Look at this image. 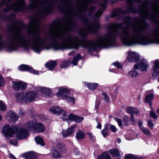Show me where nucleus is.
I'll return each instance as SVG.
<instances>
[{
	"instance_id": "1",
	"label": "nucleus",
	"mask_w": 159,
	"mask_h": 159,
	"mask_svg": "<svg viewBox=\"0 0 159 159\" xmlns=\"http://www.w3.org/2000/svg\"><path fill=\"white\" fill-rule=\"evenodd\" d=\"M47 0H31V3L29 5L30 9H36L41 11V13L46 15L49 14L53 10L50 4L47 5ZM6 4L3 11L7 12L11 10L14 12L23 11L25 7L24 0H2L0 6Z\"/></svg>"
},
{
	"instance_id": "2",
	"label": "nucleus",
	"mask_w": 159,
	"mask_h": 159,
	"mask_svg": "<svg viewBox=\"0 0 159 159\" xmlns=\"http://www.w3.org/2000/svg\"><path fill=\"white\" fill-rule=\"evenodd\" d=\"M24 125V128L19 129L18 126L14 125L11 127L8 124L3 126L2 130L3 135L7 138L12 137L15 134L19 140L25 139L29 136V134Z\"/></svg>"
},
{
	"instance_id": "3",
	"label": "nucleus",
	"mask_w": 159,
	"mask_h": 159,
	"mask_svg": "<svg viewBox=\"0 0 159 159\" xmlns=\"http://www.w3.org/2000/svg\"><path fill=\"white\" fill-rule=\"evenodd\" d=\"M16 98L19 102L30 103L34 101L38 97L37 94L35 92H30L26 93H17Z\"/></svg>"
},
{
	"instance_id": "4",
	"label": "nucleus",
	"mask_w": 159,
	"mask_h": 159,
	"mask_svg": "<svg viewBox=\"0 0 159 159\" xmlns=\"http://www.w3.org/2000/svg\"><path fill=\"white\" fill-rule=\"evenodd\" d=\"M70 91L66 88L61 87L59 89V91L56 95L58 97H61L69 103L74 104L75 103V98L73 96H70Z\"/></svg>"
},
{
	"instance_id": "5",
	"label": "nucleus",
	"mask_w": 159,
	"mask_h": 159,
	"mask_svg": "<svg viewBox=\"0 0 159 159\" xmlns=\"http://www.w3.org/2000/svg\"><path fill=\"white\" fill-rule=\"evenodd\" d=\"M25 127L28 130H32L35 133H40L45 130V127L42 124L32 121L27 122L25 125Z\"/></svg>"
},
{
	"instance_id": "6",
	"label": "nucleus",
	"mask_w": 159,
	"mask_h": 159,
	"mask_svg": "<svg viewBox=\"0 0 159 159\" xmlns=\"http://www.w3.org/2000/svg\"><path fill=\"white\" fill-rule=\"evenodd\" d=\"M100 26L98 21H95L93 24H88L86 28L83 30L81 36L84 37L90 33H95L100 28Z\"/></svg>"
},
{
	"instance_id": "7",
	"label": "nucleus",
	"mask_w": 159,
	"mask_h": 159,
	"mask_svg": "<svg viewBox=\"0 0 159 159\" xmlns=\"http://www.w3.org/2000/svg\"><path fill=\"white\" fill-rule=\"evenodd\" d=\"M66 152L64 144H58L55 148L52 150L51 152L52 157L55 158H60L62 157V153H66Z\"/></svg>"
},
{
	"instance_id": "8",
	"label": "nucleus",
	"mask_w": 159,
	"mask_h": 159,
	"mask_svg": "<svg viewBox=\"0 0 159 159\" xmlns=\"http://www.w3.org/2000/svg\"><path fill=\"white\" fill-rule=\"evenodd\" d=\"M148 67V62L144 59L140 60L138 63L134 66V68L135 69H139L141 71L147 70Z\"/></svg>"
},
{
	"instance_id": "9",
	"label": "nucleus",
	"mask_w": 159,
	"mask_h": 159,
	"mask_svg": "<svg viewBox=\"0 0 159 159\" xmlns=\"http://www.w3.org/2000/svg\"><path fill=\"white\" fill-rule=\"evenodd\" d=\"M49 111L54 114H62V118L64 120H65L66 118V117L67 116V115L66 114V111L57 106H53L50 109Z\"/></svg>"
},
{
	"instance_id": "10",
	"label": "nucleus",
	"mask_w": 159,
	"mask_h": 159,
	"mask_svg": "<svg viewBox=\"0 0 159 159\" xmlns=\"http://www.w3.org/2000/svg\"><path fill=\"white\" fill-rule=\"evenodd\" d=\"M127 59L129 61L131 62H134L139 60V55L136 52L129 51L127 52Z\"/></svg>"
},
{
	"instance_id": "11",
	"label": "nucleus",
	"mask_w": 159,
	"mask_h": 159,
	"mask_svg": "<svg viewBox=\"0 0 159 159\" xmlns=\"http://www.w3.org/2000/svg\"><path fill=\"white\" fill-rule=\"evenodd\" d=\"M18 118V115L11 111L8 112L6 116V119L9 122L13 123L17 121Z\"/></svg>"
},
{
	"instance_id": "12",
	"label": "nucleus",
	"mask_w": 159,
	"mask_h": 159,
	"mask_svg": "<svg viewBox=\"0 0 159 159\" xmlns=\"http://www.w3.org/2000/svg\"><path fill=\"white\" fill-rule=\"evenodd\" d=\"M19 70L23 71H28L31 73H33L35 75H39V72L35 70L29 66L22 64L20 66L18 67Z\"/></svg>"
},
{
	"instance_id": "13",
	"label": "nucleus",
	"mask_w": 159,
	"mask_h": 159,
	"mask_svg": "<svg viewBox=\"0 0 159 159\" xmlns=\"http://www.w3.org/2000/svg\"><path fill=\"white\" fill-rule=\"evenodd\" d=\"M12 88L14 90L18 91L20 89L23 90L26 87L25 83L20 81H13Z\"/></svg>"
},
{
	"instance_id": "14",
	"label": "nucleus",
	"mask_w": 159,
	"mask_h": 159,
	"mask_svg": "<svg viewBox=\"0 0 159 159\" xmlns=\"http://www.w3.org/2000/svg\"><path fill=\"white\" fill-rule=\"evenodd\" d=\"M148 18L155 24H159V12L155 11L153 13L149 16Z\"/></svg>"
},
{
	"instance_id": "15",
	"label": "nucleus",
	"mask_w": 159,
	"mask_h": 159,
	"mask_svg": "<svg viewBox=\"0 0 159 159\" xmlns=\"http://www.w3.org/2000/svg\"><path fill=\"white\" fill-rule=\"evenodd\" d=\"M75 127V125L71 126L66 130L63 131L62 134L63 138H66L68 137L73 132L74 128Z\"/></svg>"
},
{
	"instance_id": "16",
	"label": "nucleus",
	"mask_w": 159,
	"mask_h": 159,
	"mask_svg": "<svg viewBox=\"0 0 159 159\" xmlns=\"http://www.w3.org/2000/svg\"><path fill=\"white\" fill-rule=\"evenodd\" d=\"M153 71V75H159V60L155 61L154 65L152 68Z\"/></svg>"
},
{
	"instance_id": "17",
	"label": "nucleus",
	"mask_w": 159,
	"mask_h": 159,
	"mask_svg": "<svg viewBox=\"0 0 159 159\" xmlns=\"http://www.w3.org/2000/svg\"><path fill=\"white\" fill-rule=\"evenodd\" d=\"M25 159H37V156L34 152H29L24 154Z\"/></svg>"
},
{
	"instance_id": "18",
	"label": "nucleus",
	"mask_w": 159,
	"mask_h": 159,
	"mask_svg": "<svg viewBox=\"0 0 159 159\" xmlns=\"http://www.w3.org/2000/svg\"><path fill=\"white\" fill-rule=\"evenodd\" d=\"M57 62L54 61H51L47 62L45 66L47 67L48 68L49 70L53 71L54 68L57 66Z\"/></svg>"
},
{
	"instance_id": "19",
	"label": "nucleus",
	"mask_w": 159,
	"mask_h": 159,
	"mask_svg": "<svg viewBox=\"0 0 159 159\" xmlns=\"http://www.w3.org/2000/svg\"><path fill=\"white\" fill-rule=\"evenodd\" d=\"M111 155L113 157H118L119 159H120L121 156L119 151L117 149L113 148L109 150Z\"/></svg>"
},
{
	"instance_id": "20",
	"label": "nucleus",
	"mask_w": 159,
	"mask_h": 159,
	"mask_svg": "<svg viewBox=\"0 0 159 159\" xmlns=\"http://www.w3.org/2000/svg\"><path fill=\"white\" fill-rule=\"evenodd\" d=\"M154 97V95L152 94H150L146 96L145 101L146 103H148L150 107L152 106V103L151 101Z\"/></svg>"
},
{
	"instance_id": "21",
	"label": "nucleus",
	"mask_w": 159,
	"mask_h": 159,
	"mask_svg": "<svg viewBox=\"0 0 159 159\" xmlns=\"http://www.w3.org/2000/svg\"><path fill=\"white\" fill-rule=\"evenodd\" d=\"M127 111L129 113L132 114H137L139 113L137 108H134L131 107H129L127 108Z\"/></svg>"
},
{
	"instance_id": "22",
	"label": "nucleus",
	"mask_w": 159,
	"mask_h": 159,
	"mask_svg": "<svg viewBox=\"0 0 159 159\" xmlns=\"http://www.w3.org/2000/svg\"><path fill=\"white\" fill-rule=\"evenodd\" d=\"M84 84L85 85H86L87 86L89 89L92 90L95 89L97 88L98 85V84L95 83H91L85 82Z\"/></svg>"
},
{
	"instance_id": "23",
	"label": "nucleus",
	"mask_w": 159,
	"mask_h": 159,
	"mask_svg": "<svg viewBox=\"0 0 159 159\" xmlns=\"http://www.w3.org/2000/svg\"><path fill=\"white\" fill-rule=\"evenodd\" d=\"M82 59V57L80 54H78L74 57L71 63L74 65H76L78 61Z\"/></svg>"
},
{
	"instance_id": "24",
	"label": "nucleus",
	"mask_w": 159,
	"mask_h": 159,
	"mask_svg": "<svg viewBox=\"0 0 159 159\" xmlns=\"http://www.w3.org/2000/svg\"><path fill=\"white\" fill-rule=\"evenodd\" d=\"M85 136V134L83 131L79 130L76 134V138L77 139H84Z\"/></svg>"
},
{
	"instance_id": "25",
	"label": "nucleus",
	"mask_w": 159,
	"mask_h": 159,
	"mask_svg": "<svg viewBox=\"0 0 159 159\" xmlns=\"http://www.w3.org/2000/svg\"><path fill=\"white\" fill-rule=\"evenodd\" d=\"M38 90L40 92L46 94L47 96H49L51 93V91L49 89L45 87H40Z\"/></svg>"
},
{
	"instance_id": "26",
	"label": "nucleus",
	"mask_w": 159,
	"mask_h": 159,
	"mask_svg": "<svg viewBox=\"0 0 159 159\" xmlns=\"http://www.w3.org/2000/svg\"><path fill=\"white\" fill-rule=\"evenodd\" d=\"M125 159H142L141 157L138 156L130 154L125 156Z\"/></svg>"
},
{
	"instance_id": "27",
	"label": "nucleus",
	"mask_w": 159,
	"mask_h": 159,
	"mask_svg": "<svg viewBox=\"0 0 159 159\" xmlns=\"http://www.w3.org/2000/svg\"><path fill=\"white\" fill-rule=\"evenodd\" d=\"M100 159H110L111 157L107 152H103L102 154L98 156Z\"/></svg>"
},
{
	"instance_id": "28",
	"label": "nucleus",
	"mask_w": 159,
	"mask_h": 159,
	"mask_svg": "<svg viewBox=\"0 0 159 159\" xmlns=\"http://www.w3.org/2000/svg\"><path fill=\"white\" fill-rule=\"evenodd\" d=\"M35 140L37 144L40 145L42 146H44V143L41 137L39 136L36 137L35 138Z\"/></svg>"
},
{
	"instance_id": "29",
	"label": "nucleus",
	"mask_w": 159,
	"mask_h": 159,
	"mask_svg": "<svg viewBox=\"0 0 159 159\" xmlns=\"http://www.w3.org/2000/svg\"><path fill=\"white\" fill-rule=\"evenodd\" d=\"M128 74L131 78H134L136 77L139 75V74L136 71L132 70L129 72Z\"/></svg>"
},
{
	"instance_id": "30",
	"label": "nucleus",
	"mask_w": 159,
	"mask_h": 159,
	"mask_svg": "<svg viewBox=\"0 0 159 159\" xmlns=\"http://www.w3.org/2000/svg\"><path fill=\"white\" fill-rule=\"evenodd\" d=\"M108 127V125H105L104 126V128L102 131V134L104 137H106L108 135L107 127Z\"/></svg>"
},
{
	"instance_id": "31",
	"label": "nucleus",
	"mask_w": 159,
	"mask_h": 159,
	"mask_svg": "<svg viewBox=\"0 0 159 159\" xmlns=\"http://www.w3.org/2000/svg\"><path fill=\"white\" fill-rule=\"evenodd\" d=\"M70 64V62L69 61H64L60 65V67L62 68H66L68 67Z\"/></svg>"
},
{
	"instance_id": "32",
	"label": "nucleus",
	"mask_w": 159,
	"mask_h": 159,
	"mask_svg": "<svg viewBox=\"0 0 159 159\" xmlns=\"http://www.w3.org/2000/svg\"><path fill=\"white\" fill-rule=\"evenodd\" d=\"M6 109V106L2 101L0 100V111H5Z\"/></svg>"
},
{
	"instance_id": "33",
	"label": "nucleus",
	"mask_w": 159,
	"mask_h": 159,
	"mask_svg": "<svg viewBox=\"0 0 159 159\" xmlns=\"http://www.w3.org/2000/svg\"><path fill=\"white\" fill-rule=\"evenodd\" d=\"M84 119L83 117L76 115L74 121L76 123L81 122Z\"/></svg>"
},
{
	"instance_id": "34",
	"label": "nucleus",
	"mask_w": 159,
	"mask_h": 159,
	"mask_svg": "<svg viewBox=\"0 0 159 159\" xmlns=\"http://www.w3.org/2000/svg\"><path fill=\"white\" fill-rule=\"evenodd\" d=\"M141 130H142V132L146 135L149 136L151 134L150 131L148 129L144 128Z\"/></svg>"
},
{
	"instance_id": "35",
	"label": "nucleus",
	"mask_w": 159,
	"mask_h": 159,
	"mask_svg": "<svg viewBox=\"0 0 159 159\" xmlns=\"http://www.w3.org/2000/svg\"><path fill=\"white\" fill-rule=\"evenodd\" d=\"M106 125H108V126H110V129L112 132L114 133L117 131V129L114 125L110 124H106Z\"/></svg>"
},
{
	"instance_id": "36",
	"label": "nucleus",
	"mask_w": 159,
	"mask_h": 159,
	"mask_svg": "<svg viewBox=\"0 0 159 159\" xmlns=\"http://www.w3.org/2000/svg\"><path fill=\"white\" fill-rule=\"evenodd\" d=\"M113 65L115 66L118 69L121 70L122 69V66L118 62H115L113 63Z\"/></svg>"
},
{
	"instance_id": "37",
	"label": "nucleus",
	"mask_w": 159,
	"mask_h": 159,
	"mask_svg": "<svg viewBox=\"0 0 159 159\" xmlns=\"http://www.w3.org/2000/svg\"><path fill=\"white\" fill-rule=\"evenodd\" d=\"M114 119L117 122L119 126L120 127H122V123L121 120L117 118H114Z\"/></svg>"
},
{
	"instance_id": "38",
	"label": "nucleus",
	"mask_w": 159,
	"mask_h": 159,
	"mask_svg": "<svg viewBox=\"0 0 159 159\" xmlns=\"http://www.w3.org/2000/svg\"><path fill=\"white\" fill-rule=\"evenodd\" d=\"M5 84V81L4 79L0 75V87L3 86Z\"/></svg>"
},
{
	"instance_id": "39",
	"label": "nucleus",
	"mask_w": 159,
	"mask_h": 159,
	"mask_svg": "<svg viewBox=\"0 0 159 159\" xmlns=\"http://www.w3.org/2000/svg\"><path fill=\"white\" fill-rule=\"evenodd\" d=\"M102 94L103 95L105 101L107 102H110V99L108 96L104 93H102Z\"/></svg>"
},
{
	"instance_id": "40",
	"label": "nucleus",
	"mask_w": 159,
	"mask_h": 159,
	"mask_svg": "<svg viewBox=\"0 0 159 159\" xmlns=\"http://www.w3.org/2000/svg\"><path fill=\"white\" fill-rule=\"evenodd\" d=\"M76 116V115H74L73 114H70L69 115L68 118L70 120L74 121Z\"/></svg>"
},
{
	"instance_id": "41",
	"label": "nucleus",
	"mask_w": 159,
	"mask_h": 159,
	"mask_svg": "<svg viewBox=\"0 0 159 159\" xmlns=\"http://www.w3.org/2000/svg\"><path fill=\"white\" fill-rule=\"evenodd\" d=\"M9 143L11 144L17 146L18 144V142L16 140L14 139L11 140L9 141Z\"/></svg>"
},
{
	"instance_id": "42",
	"label": "nucleus",
	"mask_w": 159,
	"mask_h": 159,
	"mask_svg": "<svg viewBox=\"0 0 159 159\" xmlns=\"http://www.w3.org/2000/svg\"><path fill=\"white\" fill-rule=\"evenodd\" d=\"M102 9L99 10L95 14V16L96 17H99L101 16L102 13Z\"/></svg>"
},
{
	"instance_id": "43",
	"label": "nucleus",
	"mask_w": 159,
	"mask_h": 159,
	"mask_svg": "<svg viewBox=\"0 0 159 159\" xmlns=\"http://www.w3.org/2000/svg\"><path fill=\"white\" fill-rule=\"evenodd\" d=\"M150 114L151 116L154 119H156L157 117V116L155 113L152 111L150 112Z\"/></svg>"
},
{
	"instance_id": "44",
	"label": "nucleus",
	"mask_w": 159,
	"mask_h": 159,
	"mask_svg": "<svg viewBox=\"0 0 159 159\" xmlns=\"http://www.w3.org/2000/svg\"><path fill=\"white\" fill-rule=\"evenodd\" d=\"M89 4V2L87 1H86L84 5V6L82 7V9L83 11H85L87 10V6Z\"/></svg>"
},
{
	"instance_id": "45",
	"label": "nucleus",
	"mask_w": 159,
	"mask_h": 159,
	"mask_svg": "<svg viewBox=\"0 0 159 159\" xmlns=\"http://www.w3.org/2000/svg\"><path fill=\"white\" fill-rule=\"evenodd\" d=\"M148 127L151 129L153 128V124L152 121L150 120H149L148 123Z\"/></svg>"
},
{
	"instance_id": "46",
	"label": "nucleus",
	"mask_w": 159,
	"mask_h": 159,
	"mask_svg": "<svg viewBox=\"0 0 159 159\" xmlns=\"http://www.w3.org/2000/svg\"><path fill=\"white\" fill-rule=\"evenodd\" d=\"M87 134L89 135V137L91 139L93 140H95V137L93 136L92 133L88 132Z\"/></svg>"
},
{
	"instance_id": "47",
	"label": "nucleus",
	"mask_w": 159,
	"mask_h": 159,
	"mask_svg": "<svg viewBox=\"0 0 159 159\" xmlns=\"http://www.w3.org/2000/svg\"><path fill=\"white\" fill-rule=\"evenodd\" d=\"M100 102L99 101L96 100L95 102V108L98 110L99 108V106L100 105Z\"/></svg>"
},
{
	"instance_id": "48",
	"label": "nucleus",
	"mask_w": 159,
	"mask_h": 159,
	"mask_svg": "<svg viewBox=\"0 0 159 159\" xmlns=\"http://www.w3.org/2000/svg\"><path fill=\"white\" fill-rule=\"evenodd\" d=\"M104 2L101 4V6L102 8L105 9L107 7L106 3L107 0H103Z\"/></svg>"
},
{
	"instance_id": "49",
	"label": "nucleus",
	"mask_w": 159,
	"mask_h": 159,
	"mask_svg": "<svg viewBox=\"0 0 159 159\" xmlns=\"http://www.w3.org/2000/svg\"><path fill=\"white\" fill-rule=\"evenodd\" d=\"M138 125L139 127V128L141 130H142L144 128L143 125V123L141 121H139L138 123Z\"/></svg>"
},
{
	"instance_id": "50",
	"label": "nucleus",
	"mask_w": 159,
	"mask_h": 159,
	"mask_svg": "<svg viewBox=\"0 0 159 159\" xmlns=\"http://www.w3.org/2000/svg\"><path fill=\"white\" fill-rule=\"evenodd\" d=\"M9 156L10 157L12 158L13 159H18L17 158H16L15 156L13 155L12 154L10 153L9 154Z\"/></svg>"
},
{
	"instance_id": "51",
	"label": "nucleus",
	"mask_w": 159,
	"mask_h": 159,
	"mask_svg": "<svg viewBox=\"0 0 159 159\" xmlns=\"http://www.w3.org/2000/svg\"><path fill=\"white\" fill-rule=\"evenodd\" d=\"M74 153L76 155H78L80 153L79 151L76 149L74 151Z\"/></svg>"
},
{
	"instance_id": "52",
	"label": "nucleus",
	"mask_w": 159,
	"mask_h": 159,
	"mask_svg": "<svg viewBox=\"0 0 159 159\" xmlns=\"http://www.w3.org/2000/svg\"><path fill=\"white\" fill-rule=\"evenodd\" d=\"M130 120L132 121L133 122V121H134V116L133 114H132L131 115V117H130Z\"/></svg>"
},
{
	"instance_id": "53",
	"label": "nucleus",
	"mask_w": 159,
	"mask_h": 159,
	"mask_svg": "<svg viewBox=\"0 0 159 159\" xmlns=\"http://www.w3.org/2000/svg\"><path fill=\"white\" fill-rule=\"evenodd\" d=\"M75 53V51H72L71 52H70L69 53V55L70 56L71 55H73Z\"/></svg>"
},
{
	"instance_id": "54",
	"label": "nucleus",
	"mask_w": 159,
	"mask_h": 159,
	"mask_svg": "<svg viewBox=\"0 0 159 159\" xmlns=\"http://www.w3.org/2000/svg\"><path fill=\"white\" fill-rule=\"evenodd\" d=\"M102 125L101 124L98 123L96 127L98 129H100L101 128Z\"/></svg>"
},
{
	"instance_id": "55",
	"label": "nucleus",
	"mask_w": 159,
	"mask_h": 159,
	"mask_svg": "<svg viewBox=\"0 0 159 159\" xmlns=\"http://www.w3.org/2000/svg\"><path fill=\"white\" fill-rule=\"evenodd\" d=\"M95 9L94 7H92L90 9V11H93Z\"/></svg>"
},
{
	"instance_id": "56",
	"label": "nucleus",
	"mask_w": 159,
	"mask_h": 159,
	"mask_svg": "<svg viewBox=\"0 0 159 159\" xmlns=\"http://www.w3.org/2000/svg\"><path fill=\"white\" fill-rule=\"evenodd\" d=\"M19 114H20V115H23V113H22V111L21 110H20L19 112Z\"/></svg>"
},
{
	"instance_id": "57",
	"label": "nucleus",
	"mask_w": 159,
	"mask_h": 159,
	"mask_svg": "<svg viewBox=\"0 0 159 159\" xmlns=\"http://www.w3.org/2000/svg\"><path fill=\"white\" fill-rule=\"evenodd\" d=\"M117 141H118V143H120L121 142V139H119V138L118 139H117Z\"/></svg>"
},
{
	"instance_id": "58",
	"label": "nucleus",
	"mask_w": 159,
	"mask_h": 159,
	"mask_svg": "<svg viewBox=\"0 0 159 159\" xmlns=\"http://www.w3.org/2000/svg\"><path fill=\"white\" fill-rule=\"evenodd\" d=\"M109 71H111V72H115V73H118V72H116V71H112L111 70H109Z\"/></svg>"
},
{
	"instance_id": "59",
	"label": "nucleus",
	"mask_w": 159,
	"mask_h": 159,
	"mask_svg": "<svg viewBox=\"0 0 159 159\" xmlns=\"http://www.w3.org/2000/svg\"><path fill=\"white\" fill-rule=\"evenodd\" d=\"M157 112V113L159 114V108L158 109Z\"/></svg>"
},
{
	"instance_id": "60",
	"label": "nucleus",
	"mask_w": 159,
	"mask_h": 159,
	"mask_svg": "<svg viewBox=\"0 0 159 159\" xmlns=\"http://www.w3.org/2000/svg\"><path fill=\"white\" fill-rule=\"evenodd\" d=\"M158 81L159 82V77L158 78Z\"/></svg>"
},
{
	"instance_id": "61",
	"label": "nucleus",
	"mask_w": 159,
	"mask_h": 159,
	"mask_svg": "<svg viewBox=\"0 0 159 159\" xmlns=\"http://www.w3.org/2000/svg\"><path fill=\"white\" fill-rule=\"evenodd\" d=\"M157 89H159V86L157 87Z\"/></svg>"
},
{
	"instance_id": "62",
	"label": "nucleus",
	"mask_w": 159,
	"mask_h": 159,
	"mask_svg": "<svg viewBox=\"0 0 159 159\" xmlns=\"http://www.w3.org/2000/svg\"><path fill=\"white\" fill-rule=\"evenodd\" d=\"M100 159L99 158V157H98V159Z\"/></svg>"
}]
</instances>
